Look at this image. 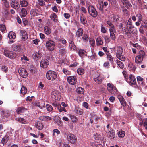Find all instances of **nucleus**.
Listing matches in <instances>:
<instances>
[{"mask_svg":"<svg viewBox=\"0 0 147 147\" xmlns=\"http://www.w3.org/2000/svg\"><path fill=\"white\" fill-rule=\"evenodd\" d=\"M53 135H54L55 134V133L57 134V135L59 134L60 133V131L58 129H54L53 130Z\"/></svg>","mask_w":147,"mask_h":147,"instance_id":"61","label":"nucleus"},{"mask_svg":"<svg viewBox=\"0 0 147 147\" xmlns=\"http://www.w3.org/2000/svg\"><path fill=\"white\" fill-rule=\"evenodd\" d=\"M20 35L22 36V39L24 41L26 40L28 38V36L26 32L24 30H22L20 31Z\"/></svg>","mask_w":147,"mask_h":147,"instance_id":"13","label":"nucleus"},{"mask_svg":"<svg viewBox=\"0 0 147 147\" xmlns=\"http://www.w3.org/2000/svg\"><path fill=\"white\" fill-rule=\"evenodd\" d=\"M105 42L106 43H109L110 41V38L107 35H105L104 37Z\"/></svg>","mask_w":147,"mask_h":147,"instance_id":"54","label":"nucleus"},{"mask_svg":"<svg viewBox=\"0 0 147 147\" xmlns=\"http://www.w3.org/2000/svg\"><path fill=\"white\" fill-rule=\"evenodd\" d=\"M71 119H72V121L73 122H76L77 121V119L76 117L73 115H70Z\"/></svg>","mask_w":147,"mask_h":147,"instance_id":"60","label":"nucleus"},{"mask_svg":"<svg viewBox=\"0 0 147 147\" xmlns=\"http://www.w3.org/2000/svg\"><path fill=\"white\" fill-rule=\"evenodd\" d=\"M56 123L59 125H61L62 124V123L61 122V119L59 118L58 120H57L56 121Z\"/></svg>","mask_w":147,"mask_h":147,"instance_id":"62","label":"nucleus"},{"mask_svg":"<svg viewBox=\"0 0 147 147\" xmlns=\"http://www.w3.org/2000/svg\"><path fill=\"white\" fill-rule=\"evenodd\" d=\"M103 80V79L100 76H98L94 79V81L97 83L100 84Z\"/></svg>","mask_w":147,"mask_h":147,"instance_id":"33","label":"nucleus"},{"mask_svg":"<svg viewBox=\"0 0 147 147\" xmlns=\"http://www.w3.org/2000/svg\"><path fill=\"white\" fill-rule=\"evenodd\" d=\"M67 52V51L65 48H61L59 49V53L61 55H65Z\"/></svg>","mask_w":147,"mask_h":147,"instance_id":"39","label":"nucleus"},{"mask_svg":"<svg viewBox=\"0 0 147 147\" xmlns=\"http://www.w3.org/2000/svg\"><path fill=\"white\" fill-rule=\"evenodd\" d=\"M6 30V28L4 25L1 24L0 25V30L2 32L5 31Z\"/></svg>","mask_w":147,"mask_h":147,"instance_id":"58","label":"nucleus"},{"mask_svg":"<svg viewBox=\"0 0 147 147\" xmlns=\"http://www.w3.org/2000/svg\"><path fill=\"white\" fill-rule=\"evenodd\" d=\"M45 33L47 35L50 34L51 33V30L49 27L47 26H45L44 28Z\"/></svg>","mask_w":147,"mask_h":147,"instance_id":"28","label":"nucleus"},{"mask_svg":"<svg viewBox=\"0 0 147 147\" xmlns=\"http://www.w3.org/2000/svg\"><path fill=\"white\" fill-rule=\"evenodd\" d=\"M88 11L89 14L94 17H96L97 13L95 8L91 5H89L88 8Z\"/></svg>","mask_w":147,"mask_h":147,"instance_id":"4","label":"nucleus"},{"mask_svg":"<svg viewBox=\"0 0 147 147\" xmlns=\"http://www.w3.org/2000/svg\"><path fill=\"white\" fill-rule=\"evenodd\" d=\"M82 38L84 41L86 42L88 39V36L86 34H84Z\"/></svg>","mask_w":147,"mask_h":147,"instance_id":"50","label":"nucleus"},{"mask_svg":"<svg viewBox=\"0 0 147 147\" xmlns=\"http://www.w3.org/2000/svg\"><path fill=\"white\" fill-rule=\"evenodd\" d=\"M88 58L91 60L95 61L97 59V56L96 54H93L91 56H88Z\"/></svg>","mask_w":147,"mask_h":147,"instance_id":"44","label":"nucleus"},{"mask_svg":"<svg viewBox=\"0 0 147 147\" xmlns=\"http://www.w3.org/2000/svg\"><path fill=\"white\" fill-rule=\"evenodd\" d=\"M57 108L59 111L60 112H61L63 111L65 112L66 111V110L65 109V108L63 107H61V105L60 104L58 106V108Z\"/></svg>","mask_w":147,"mask_h":147,"instance_id":"48","label":"nucleus"},{"mask_svg":"<svg viewBox=\"0 0 147 147\" xmlns=\"http://www.w3.org/2000/svg\"><path fill=\"white\" fill-rule=\"evenodd\" d=\"M140 124L143 125L145 129L147 130V118L143 119L142 122L140 123Z\"/></svg>","mask_w":147,"mask_h":147,"instance_id":"36","label":"nucleus"},{"mask_svg":"<svg viewBox=\"0 0 147 147\" xmlns=\"http://www.w3.org/2000/svg\"><path fill=\"white\" fill-rule=\"evenodd\" d=\"M109 32L110 36L111 39L115 41V40L116 37L115 33L116 32V31H109Z\"/></svg>","mask_w":147,"mask_h":147,"instance_id":"27","label":"nucleus"},{"mask_svg":"<svg viewBox=\"0 0 147 147\" xmlns=\"http://www.w3.org/2000/svg\"><path fill=\"white\" fill-rule=\"evenodd\" d=\"M117 57L118 58L119 60L122 61H124L125 60V58L122 55V54L120 55H117Z\"/></svg>","mask_w":147,"mask_h":147,"instance_id":"49","label":"nucleus"},{"mask_svg":"<svg viewBox=\"0 0 147 147\" xmlns=\"http://www.w3.org/2000/svg\"><path fill=\"white\" fill-rule=\"evenodd\" d=\"M8 37L10 39H14L16 37L15 33L13 32H10L8 34Z\"/></svg>","mask_w":147,"mask_h":147,"instance_id":"26","label":"nucleus"},{"mask_svg":"<svg viewBox=\"0 0 147 147\" xmlns=\"http://www.w3.org/2000/svg\"><path fill=\"white\" fill-rule=\"evenodd\" d=\"M115 51H116V56L117 55L122 54L123 50L122 47L120 46H117L116 47H115L114 48Z\"/></svg>","mask_w":147,"mask_h":147,"instance_id":"14","label":"nucleus"},{"mask_svg":"<svg viewBox=\"0 0 147 147\" xmlns=\"http://www.w3.org/2000/svg\"><path fill=\"white\" fill-rule=\"evenodd\" d=\"M50 18L54 22H56L57 21V16L55 13L51 14L50 16Z\"/></svg>","mask_w":147,"mask_h":147,"instance_id":"29","label":"nucleus"},{"mask_svg":"<svg viewBox=\"0 0 147 147\" xmlns=\"http://www.w3.org/2000/svg\"><path fill=\"white\" fill-rule=\"evenodd\" d=\"M69 46L70 48L74 50L76 49V47L72 41H71L69 43Z\"/></svg>","mask_w":147,"mask_h":147,"instance_id":"42","label":"nucleus"},{"mask_svg":"<svg viewBox=\"0 0 147 147\" xmlns=\"http://www.w3.org/2000/svg\"><path fill=\"white\" fill-rule=\"evenodd\" d=\"M143 24V25L142 26H144L145 28H147V20H144Z\"/></svg>","mask_w":147,"mask_h":147,"instance_id":"64","label":"nucleus"},{"mask_svg":"<svg viewBox=\"0 0 147 147\" xmlns=\"http://www.w3.org/2000/svg\"><path fill=\"white\" fill-rule=\"evenodd\" d=\"M30 14L32 16L34 17L37 16L38 14V11L37 9H32L30 11Z\"/></svg>","mask_w":147,"mask_h":147,"instance_id":"23","label":"nucleus"},{"mask_svg":"<svg viewBox=\"0 0 147 147\" xmlns=\"http://www.w3.org/2000/svg\"><path fill=\"white\" fill-rule=\"evenodd\" d=\"M46 107L47 110L49 111H51L53 110L52 106L49 104L47 105L46 106Z\"/></svg>","mask_w":147,"mask_h":147,"instance_id":"52","label":"nucleus"},{"mask_svg":"<svg viewBox=\"0 0 147 147\" xmlns=\"http://www.w3.org/2000/svg\"><path fill=\"white\" fill-rule=\"evenodd\" d=\"M118 135L120 137H123L125 135V132L123 131H119L118 133Z\"/></svg>","mask_w":147,"mask_h":147,"instance_id":"53","label":"nucleus"},{"mask_svg":"<svg viewBox=\"0 0 147 147\" xmlns=\"http://www.w3.org/2000/svg\"><path fill=\"white\" fill-rule=\"evenodd\" d=\"M126 27L127 28L131 29L132 27V24L131 22V20L129 18L128 20V21L126 24Z\"/></svg>","mask_w":147,"mask_h":147,"instance_id":"25","label":"nucleus"},{"mask_svg":"<svg viewBox=\"0 0 147 147\" xmlns=\"http://www.w3.org/2000/svg\"><path fill=\"white\" fill-rule=\"evenodd\" d=\"M76 91L78 94H82L84 92V90L82 88L78 87Z\"/></svg>","mask_w":147,"mask_h":147,"instance_id":"40","label":"nucleus"},{"mask_svg":"<svg viewBox=\"0 0 147 147\" xmlns=\"http://www.w3.org/2000/svg\"><path fill=\"white\" fill-rule=\"evenodd\" d=\"M112 94L115 95L118 93V92L116 88L115 87L113 88V89L111 91V92H109Z\"/></svg>","mask_w":147,"mask_h":147,"instance_id":"43","label":"nucleus"},{"mask_svg":"<svg viewBox=\"0 0 147 147\" xmlns=\"http://www.w3.org/2000/svg\"><path fill=\"white\" fill-rule=\"evenodd\" d=\"M35 127H36L38 129V130H40L42 129H43V125L42 123L40 122H38L36 124Z\"/></svg>","mask_w":147,"mask_h":147,"instance_id":"30","label":"nucleus"},{"mask_svg":"<svg viewBox=\"0 0 147 147\" xmlns=\"http://www.w3.org/2000/svg\"><path fill=\"white\" fill-rule=\"evenodd\" d=\"M80 10L84 14H86L87 13V11L84 7H82L80 8Z\"/></svg>","mask_w":147,"mask_h":147,"instance_id":"63","label":"nucleus"},{"mask_svg":"<svg viewBox=\"0 0 147 147\" xmlns=\"http://www.w3.org/2000/svg\"><path fill=\"white\" fill-rule=\"evenodd\" d=\"M67 81L70 84L74 85L77 82V79L75 76H69L67 78Z\"/></svg>","mask_w":147,"mask_h":147,"instance_id":"8","label":"nucleus"},{"mask_svg":"<svg viewBox=\"0 0 147 147\" xmlns=\"http://www.w3.org/2000/svg\"><path fill=\"white\" fill-rule=\"evenodd\" d=\"M4 55L11 59H14L16 56V53L14 52L5 50L4 51Z\"/></svg>","mask_w":147,"mask_h":147,"instance_id":"5","label":"nucleus"},{"mask_svg":"<svg viewBox=\"0 0 147 147\" xmlns=\"http://www.w3.org/2000/svg\"><path fill=\"white\" fill-rule=\"evenodd\" d=\"M20 4L22 7H26L28 4V2L25 0H23L20 1Z\"/></svg>","mask_w":147,"mask_h":147,"instance_id":"32","label":"nucleus"},{"mask_svg":"<svg viewBox=\"0 0 147 147\" xmlns=\"http://www.w3.org/2000/svg\"><path fill=\"white\" fill-rule=\"evenodd\" d=\"M137 81L138 83H140L141 82V84H143L144 81V78L140 76H137L136 77Z\"/></svg>","mask_w":147,"mask_h":147,"instance_id":"35","label":"nucleus"},{"mask_svg":"<svg viewBox=\"0 0 147 147\" xmlns=\"http://www.w3.org/2000/svg\"><path fill=\"white\" fill-rule=\"evenodd\" d=\"M18 121L23 124H27L28 123L27 121L25 119L22 118H19L18 119Z\"/></svg>","mask_w":147,"mask_h":147,"instance_id":"46","label":"nucleus"},{"mask_svg":"<svg viewBox=\"0 0 147 147\" xmlns=\"http://www.w3.org/2000/svg\"><path fill=\"white\" fill-rule=\"evenodd\" d=\"M32 57L34 59L38 60L41 57V54L39 51L35 52L33 54Z\"/></svg>","mask_w":147,"mask_h":147,"instance_id":"16","label":"nucleus"},{"mask_svg":"<svg viewBox=\"0 0 147 147\" xmlns=\"http://www.w3.org/2000/svg\"><path fill=\"white\" fill-rule=\"evenodd\" d=\"M94 138L96 140H98L100 138V136L97 133L95 134L93 136Z\"/></svg>","mask_w":147,"mask_h":147,"instance_id":"59","label":"nucleus"},{"mask_svg":"<svg viewBox=\"0 0 147 147\" xmlns=\"http://www.w3.org/2000/svg\"><path fill=\"white\" fill-rule=\"evenodd\" d=\"M51 97L55 100H58L60 98V93L57 91H53L51 93Z\"/></svg>","mask_w":147,"mask_h":147,"instance_id":"7","label":"nucleus"},{"mask_svg":"<svg viewBox=\"0 0 147 147\" xmlns=\"http://www.w3.org/2000/svg\"><path fill=\"white\" fill-rule=\"evenodd\" d=\"M80 20L81 23L85 26H86L87 24V22L86 17L85 16L82 14L80 16Z\"/></svg>","mask_w":147,"mask_h":147,"instance_id":"15","label":"nucleus"},{"mask_svg":"<svg viewBox=\"0 0 147 147\" xmlns=\"http://www.w3.org/2000/svg\"><path fill=\"white\" fill-rule=\"evenodd\" d=\"M109 31H116L115 27L113 25L112 26H110L109 27Z\"/></svg>","mask_w":147,"mask_h":147,"instance_id":"55","label":"nucleus"},{"mask_svg":"<svg viewBox=\"0 0 147 147\" xmlns=\"http://www.w3.org/2000/svg\"><path fill=\"white\" fill-rule=\"evenodd\" d=\"M117 63L118 65V67H119L121 69H122L124 67V65L123 63L119 60H117Z\"/></svg>","mask_w":147,"mask_h":147,"instance_id":"47","label":"nucleus"},{"mask_svg":"<svg viewBox=\"0 0 147 147\" xmlns=\"http://www.w3.org/2000/svg\"><path fill=\"white\" fill-rule=\"evenodd\" d=\"M78 53L79 56L81 57H84V56H87L86 51L82 49L79 50Z\"/></svg>","mask_w":147,"mask_h":147,"instance_id":"20","label":"nucleus"},{"mask_svg":"<svg viewBox=\"0 0 147 147\" xmlns=\"http://www.w3.org/2000/svg\"><path fill=\"white\" fill-rule=\"evenodd\" d=\"M2 2L4 3L5 6V7L7 8L9 6V3L8 2L7 0H2Z\"/></svg>","mask_w":147,"mask_h":147,"instance_id":"56","label":"nucleus"},{"mask_svg":"<svg viewBox=\"0 0 147 147\" xmlns=\"http://www.w3.org/2000/svg\"><path fill=\"white\" fill-rule=\"evenodd\" d=\"M27 89L24 86H22L21 89V93L23 95H24L27 92Z\"/></svg>","mask_w":147,"mask_h":147,"instance_id":"45","label":"nucleus"},{"mask_svg":"<svg viewBox=\"0 0 147 147\" xmlns=\"http://www.w3.org/2000/svg\"><path fill=\"white\" fill-rule=\"evenodd\" d=\"M39 119L41 120L47 121L51 119V118L49 116H42L39 117Z\"/></svg>","mask_w":147,"mask_h":147,"instance_id":"19","label":"nucleus"},{"mask_svg":"<svg viewBox=\"0 0 147 147\" xmlns=\"http://www.w3.org/2000/svg\"><path fill=\"white\" fill-rule=\"evenodd\" d=\"M129 78L130 81L129 83V85L131 86L135 85L136 83V81L135 76L132 74H131L130 75Z\"/></svg>","mask_w":147,"mask_h":147,"instance_id":"11","label":"nucleus"},{"mask_svg":"<svg viewBox=\"0 0 147 147\" xmlns=\"http://www.w3.org/2000/svg\"><path fill=\"white\" fill-rule=\"evenodd\" d=\"M18 72L20 75L24 78H26L28 76L26 70L24 68H20Z\"/></svg>","mask_w":147,"mask_h":147,"instance_id":"9","label":"nucleus"},{"mask_svg":"<svg viewBox=\"0 0 147 147\" xmlns=\"http://www.w3.org/2000/svg\"><path fill=\"white\" fill-rule=\"evenodd\" d=\"M49 64V61L47 59H42L40 62L41 67L45 68H47Z\"/></svg>","mask_w":147,"mask_h":147,"instance_id":"10","label":"nucleus"},{"mask_svg":"<svg viewBox=\"0 0 147 147\" xmlns=\"http://www.w3.org/2000/svg\"><path fill=\"white\" fill-rule=\"evenodd\" d=\"M139 54V55L136 56L135 58V62L138 66L141 64L145 56V53L142 50H140Z\"/></svg>","mask_w":147,"mask_h":147,"instance_id":"1","label":"nucleus"},{"mask_svg":"<svg viewBox=\"0 0 147 147\" xmlns=\"http://www.w3.org/2000/svg\"><path fill=\"white\" fill-rule=\"evenodd\" d=\"M121 2L127 8L132 7L131 4L127 0H122Z\"/></svg>","mask_w":147,"mask_h":147,"instance_id":"21","label":"nucleus"},{"mask_svg":"<svg viewBox=\"0 0 147 147\" xmlns=\"http://www.w3.org/2000/svg\"><path fill=\"white\" fill-rule=\"evenodd\" d=\"M9 139V138L7 136H5L1 140V142L3 144H5L7 142Z\"/></svg>","mask_w":147,"mask_h":147,"instance_id":"51","label":"nucleus"},{"mask_svg":"<svg viewBox=\"0 0 147 147\" xmlns=\"http://www.w3.org/2000/svg\"><path fill=\"white\" fill-rule=\"evenodd\" d=\"M26 109L23 107H18L16 110V111L18 114L23 113L26 110Z\"/></svg>","mask_w":147,"mask_h":147,"instance_id":"31","label":"nucleus"},{"mask_svg":"<svg viewBox=\"0 0 147 147\" xmlns=\"http://www.w3.org/2000/svg\"><path fill=\"white\" fill-rule=\"evenodd\" d=\"M57 76L56 72L52 71H49L46 74L47 79L51 80H55L57 78Z\"/></svg>","mask_w":147,"mask_h":147,"instance_id":"2","label":"nucleus"},{"mask_svg":"<svg viewBox=\"0 0 147 147\" xmlns=\"http://www.w3.org/2000/svg\"><path fill=\"white\" fill-rule=\"evenodd\" d=\"M83 32V30L82 28H80L78 29L76 33V36L78 37H80L82 35Z\"/></svg>","mask_w":147,"mask_h":147,"instance_id":"22","label":"nucleus"},{"mask_svg":"<svg viewBox=\"0 0 147 147\" xmlns=\"http://www.w3.org/2000/svg\"><path fill=\"white\" fill-rule=\"evenodd\" d=\"M77 72L79 75H82L84 73V70L82 68H80L77 69Z\"/></svg>","mask_w":147,"mask_h":147,"instance_id":"38","label":"nucleus"},{"mask_svg":"<svg viewBox=\"0 0 147 147\" xmlns=\"http://www.w3.org/2000/svg\"><path fill=\"white\" fill-rule=\"evenodd\" d=\"M109 132L108 133L107 136L111 139L114 138L115 137V132L112 129H110V130H109Z\"/></svg>","mask_w":147,"mask_h":147,"instance_id":"17","label":"nucleus"},{"mask_svg":"<svg viewBox=\"0 0 147 147\" xmlns=\"http://www.w3.org/2000/svg\"><path fill=\"white\" fill-rule=\"evenodd\" d=\"M117 97L121 105L123 106H125L126 105V102L123 96L121 95H119Z\"/></svg>","mask_w":147,"mask_h":147,"instance_id":"18","label":"nucleus"},{"mask_svg":"<svg viewBox=\"0 0 147 147\" xmlns=\"http://www.w3.org/2000/svg\"><path fill=\"white\" fill-rule=\"evenodd\" d=\"M27 11L26 9L24 8H22L21 10L20 14L22 17H24L27 14Z\"/></svg>","mask_w":147,"mask_h":147,"instance_id":"24","label":"nucleus"},{"mask_svg":"<svg viewBox=\"0 0 147 147\" xmlns=\"http://www.w3.org/2000/svg\"><path fill=\"white\" fill-rule=\"evenodd\" d=\"M107 89L109 92H111V90L113 89V88L115 87L112 84L110 83L107 84Z\"/></svg>","mask_w":147,"mask_h":147,"instance_id":"37","label":"nucleus"},{"mask_svg":"<svg viewBox=\"0 0 147 147\" xmlns=\"http://www.w3.org/2000/svg\"><path fill=\"white\" fill-rule=\"evenodd\" d=\"M96 41L97 44L98 45H102L103 44V40L101 39V38L100 37L97 38Z\"/></svg>","mask_w":147,"mask_h":147,"instance_id":"41","label":"nucleus"},{"mask_svg":"<svg viewBox=\"0 0 147 147\" xmlns=\"http://www.w3.org/2000/svg\"><path fill=\"white\" fill-rule=\"evenodd\" d=\"M46 45L47 49L49 50H53L55 49V43L52 40H50L47 42Z\"/></svg>","mask_w":147,"mask_h":147,"instance_id":"6","label":"nucleus"},{"mask_svg":"<svg viewBox=\"0 0 147 147\" xmlns=\"http://www.w3.org/2000/svg\"><path fill=\"white\" fill-rule=\"evenodd\" d=\"M10 5L11 7L15 9H18L20 7L18 3L15 0H11Z\"/></svg>","mask_w":147,"mask_h":147,"instance_id":"12","label":"nucleus"},{"mask_svg":"<svg viewBox=\"0 0 147 147\" xmlns=\"http://www.w3.org/2000/svg\"><path fill=\"white\" fill-rule=\"evenodd\" d=\"M136 17L138 18V21H141L142 20V15L140 13H138L136 14Z\"/></svg>","mask_w":147,"mask_h":147,"instance_id":"57","label":"nucleus"},{"mask_svg":"<svg viewBox=\"0 0 147 147\" xmlns=\"http://www.w3.org/2000/svg\"><path fill=\"white\" fill-rule=\"evenodd\" d=\"M67 139L70 142L74 144H75L77 141L76 136L74 134H69L67 135Z\"/></svg>","mask_w":147,"mask_h":147,"instance_id":"3","label":"nucleus"},{"mask_svg":"<svg viewBox=\"0 0 147 147\" xmlns=\"http://www.w3.org/2000/svg\"><path fill=\"white\" fill-rule=\"evenodd\" d=\"M106 55L107 56V58L111 62H113V58L110 53L107 52L106 53Z\"/></svg>","mask_w":147,"mask_h":147,"instance_id":"34","label":"nucleus"}]
</instances>
